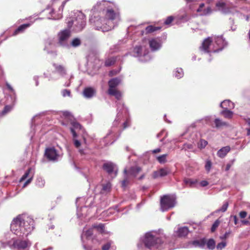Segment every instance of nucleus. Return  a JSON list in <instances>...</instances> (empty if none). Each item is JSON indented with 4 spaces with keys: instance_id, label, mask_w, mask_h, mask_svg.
Instances as JSON below:
<instances>
[{
    "instance_id": "nucleus-25",
    "label": "nucleus",
    "mask_w": 250,
    "mask_h": 250,
    "mask_svg": "<svg viewBox=\"0 0 250 250\" xmlns=\"http://www.w3.org/2000/svg\"><path fill=\"white\" fill-rule=\"evenodd\" d=\"M36 186L39 188H42L44 187L45 180L42 177L39 176L37 178L35 182Z\"/></svg>"
},
{
    "instance_id": "nucleus-15",
    "label": "nucleus",
    "mask_w": 250,
    "mask_h": 250,
    "mask_svg": "<svg viewBox=\"0 0 250 250\" xmlns=\"http://www.w3.org/2000/svg\"><path fill=\"white\" fill-rule=\"evenodd\" d=\"M31 168L28 169V170L24 173V174L21 178L20 182H21L27 178H29V179L24 184L23 188H25L27 185H28L29 183H31L34 174L33 173L31 172Z\"/></svg>"
},
{
    "instance_id": "nucleus-8",
    "label": "nucleus",
    "mask_w": 250,
    "mask_h": 250,
    "mask_svg": "<svg viewBox=\"0 0 250 250\" xmlns=\"http://www.w3.org/2000/svg\"><path fill=\"white\" fill-rule=\"evenodd\" d=\"M70 36L71 32L69 29H65L60 31L58 34V44L61 46L64 45Z\"/></svg>"
},
{
    "instance_id": "nucleus-56",
    "label": "nucleus",
    "mask_w": 250,
    "mask_h": 250,
    "mask_svg": "<svg viewBox=\"0 0 250 250\" xmlns=\"http://www.w3.org/2000/svg\"><path fill=\"white\" fill-rule=\"evenodd\" d=\"M129 125V121L128 119L123 124V128H125Z\"/></svg>"
},
{
    "instance_id": "nucleus-12",
    "label": "nucleus",
    "mask_w": 250,
    "mask_h": 250,
    "mask_svg": "<svg viewBox=\"0 0 250 250\" xmlns=\"http://www.w3.org/2000/svg\"><path fill=\"white\" fill-rule=\"evenodd\" d=\"M103 168L107 171L109 174L114 173V176L116 175L117 172V168L116 166L113 163L108 162L104 164Z\"/></svg>"
},
{
    "instance_id": "nucleus-7",
    "label": "nucleus",
    "mask_w": 250,
    "mask_h": 250,
    "mask_svg": "<svg viewBox=\"0 0 250 250\" xmlns=\"http://www.w3.org/2000/svg\"><path fill=\"white\" fill-rule=\"evenodd\" d=\"M172 207V196L170 195H165L161 197L160 210L167 211Z\"/></svg>"
},
{
    "instance_id": "nucleus-49",
    "label": "nucleus",
    "mask_w": 250,
    "mask_h": 250,
    "mask_svg": "<svg viewBox=\"0 0 250 250\" xmlns=\"http://www.w3.org/2000/svg\"><path fill=\"white\" fill-rule=\"evenodd\" d=\"M208 142L205 140L201 139L200 140V147L204 148L207 145Z\"/></svg>"
},
{
    "instance_id": "nucleus-39",
    "label": "nucleus",
    "mask_w": 250,
    "mask_h": 250,
    "mask_svg": "<svg viewBox=\"0 0 250 250\" xmlns=\"http://www.w3.org/2000/svg\"><path fill=\"white\" fill-rule=\"evenodd\" d=\"M167 154H164L161 156L157 157V159L160 163L164 164L167 161Z\"/></svg>"
},
{
    "instance_id": "nucleus-52",
    "label": "nucleus",
    "mask_w": 250,
    "mask_h": 250,
    "mask_svg": "<svg viewBox=\"0 0 250 250\" xmlns=\"http://www.w3.org/2000/svg\"><path fill=\"white\" fill-rule=\"evenodd\" d=\"M92 58H95V59L94 60V61L95 62H96V61H99V60L97 59V57L96 56V55H95L94 54H93V53H92V54H90V55L88 56V61H92V59H92Z\"/></svg>"
},
{
    "instance_id": "nucleus-13",
    "label": "nucleus",
    "mask_w": 250,
    "mask_h": 250,
    "mask_svg": "<svg viewBox=\"0 0 250 250\" xmlns=\"http://www.w3.org/2000/svg\"><path fill=\"white\" fill-rule=\"evenodd\" d=\"M96 89L95 88L93 87H86L83 89V94L85 98L91 99L96 95Z\"/></svg>"
},
{
    "instance_id": "nucleus-23",
    "label": "nucleus",
    "mask_w": 250,
    "mask_h": 250,
    "mask_svg": "<svg viewBox=\"0 0 250 250\" xmlns=\"http://www.w3.org/2000/svg\"><path fill=\"white\" fill-rule=\"evenodd\" d=\"M189 230L188 227H184L180 228L176 233L179 237H185L188 233Z\"/></svg>"
},
{
    "instance_id": "nucleus-35",
    "label": "nucleus",
    "mask_w": 250,
    "mask_h": 250,
    "mask_svg": "<svg viewBox=\"0 0 250 250\" xmlns=\"http://www.w3.org/2000/svg\"><path fill=\"white\" fill-rule=\"evenodd\" d=\"M110 188H111V184L110 183H107L106 184L103 185V188L102 189V192L103 193H107L110 191Z\"/></svg>"
},
{
    "instance_id": "nucleus-42",
    "label": "nucleus",
    "mask_w": 250,
    "mask_h": 250,
    "mask_svg": "<svg viewBox=\"0 0 250 250\" xmlns=\"http://www.w3.org/2000/svg\"><path fill=\"white\" fill-rule=\"evenodd\" d=\"M62 95L63 97L68 96H71V92L68 89H63L61 92Z\"/></svg>"
},
{
    "instance_id": "nucleus-27",
    "label": "nucleus",
    "mask_w": 250,
    "mask_h": 250,
    "mask_svg": "<svg viewBox=\"0 0 250 250\" xmlns=\"http://www.w3.org/2000/svg\"><path fill=\"white\" fill-rule=\"evenodd\" d=\"M108 93L110 95L114 96L118 100H120L122 97L121 92L117 89L108 90Z\"/></svg>"
},
{
    "instance_id": "nucleus-14",
    "label": "nucleus",
    "mask_w": 250,
    "mask_h": 250,
    "mask_svg": "<svg viewBox=\"0 0 250 250\" xmlns=\"http://www.w3.org/2000/svg\"><path fill=\"white\" fill-rule=\"evenodd\" d=\"M53 66L55 69L54 75L57 73L63 77L66 74V70L63 65L60 63H54Z\"/></svg>"
},
{
    "instance_id": "nucleus-29",
    "label": "nucleus",
    "mask_w": 250,
    "mask_h": 250,
    "mask_svg": "<svg viewBox=\"0 0 250 250\" xmlns=\"http://www.w3.org/2000/svg\"><path fill=\"white\" fill-rule=\"evenodd\" d=\"M206 244V240L205 238H203L200 240H195L193 242V244L195 246L199 247H204Z\"/></svg>"
},
{
    "instance_id": "nucleus-47",
    "label": "nucleus",
    "mask_w": 250,
    "mask_h": 250,
    "mask_svg": "<svg viewBox=\"0 0 250 250\" xmlns=\"http://www.w3.org/2000/svg\"><path fill=\"white\" fill-rule=\"evenodd\" d=\"M185 181L187 184H189L190 186L194 185L195 183L197 182V180L193 181L190 179L185 180Z\"/></svg>"
},
{
    "instance_id": "nucleus-30",
    "label": "nucleus",
    "mask_w": 250,
    "mask_h": 250,
    "mask_svg": "<svg viewBox=\"0 0 250 250\" xmlns=\"http://www.w3.org/2000/svg\"><path fill=\"white\" fill-rule=\"evenodd\" d=\"M220 113L221 115H223L225 118L227 119H231L233 116V112L228 109H225L222 111Z\"/></svg>"
},
{
    "instance_id": "nucleus-41",
    "label": "nucleus",
    "mask_w": 250,
    "mask_h": 250,
    "mask_svg": "<svg viewBox=\"0 0 250 250\" xmlns=\"http://www.w3.org/2000/svg\"><path fill=\"white\" fill-rule=\"evenodd\" d=\"M231 103L230 101L229 100H224L223 102H222L220 104V107H221L222 108L225 109H228V105L229 106V104Z\"/></svg>"
},
{
    "instance_id": "nucleus-36",
    "label": "nucleus",
    "mask_w": 250,
    "mask_h": 250,
    "mask_svg": "<svg viewBox=\"0 0 250 250\" xmlns=\"http://www.w3.org/2000/svg\"><path fill=\"white\" fill-rule=\"evenodd\" d=\"M122 112L120 113V112H118L117 115V117L113 123V126L118 125L120 123V120L122 118Z\"/></svg>"
},
{
    "instance_id": "nucleus-2",
    "label": "nucleus",
    "mask_w": 250,
    "mask_h": 250,
    "mask_svg": "<svg viewBox=\"0 0 250 250\" xmlns=\"http://www.w3.org/2000/svg\"><path fill=\"white\" fill-rule=\"evenodd\" d=\"M34 220L26 215H19L11 224V231L19 238L26 237L34 229Z\"/></svg>"
},
{
    "instance_id": "nucleus-50",
    "label": "nucleus",
    "mask_w": 250,
    "mask_h": 250,
    "mask_svg": "<svg viewBox=\"0 0 250 250\" xmlns=\"http://www.w3.org/2000/svg\"><path fill=\"white\" fill-rule=\"evenodd\" d=\"M231 231H229L228 232H226L224 235H223V236H221L220 237V238L222 240H223V239H227L229 236V234L231 233Z\"/></svg>"
},
{
    "instance_id": "nucleus-19",
    "label": "nucleus",
    "mask_w": 250,
    "mask_h": 250,
    "mask_svg": "<svg viewBox=\"0 0 250 250\" xmlns=\"http://www.w3.org/2000/svg\"><path fill=\"white\" fill-rule=\"evenodd\" d=\"M118 17V14L116 13L112 9H108L106 10L105 17L106 19L113 21Z\"/></svg>"
},
{
    "instance_id": "nucleus-37",
    "label": "nucleus",
    "mask_w": 250,
    "mask_h": 250,
    "mask_svg": "<svg viewBox=\"0 0 250 250\" xmlns=\"http://www.w3.org/2000/svg\"><path fill=\"white\" fill-rule=\"evenodd\" d=\"M104 225L99 224L98 225L95 224L93 226V228L97 229V230L102 233L104 232Z\"/></svg>"
},
{
    "instance_id": "nucleus-57",
    "label": "nucleus",
    "mask_w": 250,
    "mask_h": 250,
    "mask_svg": "<svg viewBox=\"0 0 250 250\" xmlns=\"http://www.w3.org/2000/svg\"><path fill=\"white\" fill-rule=\"evenodd\" d=\"M208 183L207 181L204 180V181H202L200 182V185L203 187H206V186H208Z\"/></svg>"
},
{
    "instance_id": "nucleus-59",
    "label": "nucleus",
    "mask_w": 250,
    "mask_h": 250,
    "mask_svg": "<svg viewBox=\"0 0 250 250\" xmlns=\"http://www.w3.org/2000/svg\"><path fill=\"white\" fill-rule=\"evenodd\" d=\"M205 5L204 3H201L199 5V8L197 9V12H199L202 11V8L204 7Z\"/></svg>"
},
{
    "instance_id": "nucleus-63",
    "label": "nucleus",
    "mask_w": 250,
    "mask_h": 250,
    "mask_svg": "<svg viewBox=\"0 0 250 250\" xmlns=\"http://www.w3.org/2000/svg\"><path fill=\"white\" fill-rule=\"evenodd\" d=\"M233 219H234V224H235V225H236V224H237V223H238V219H237V216H235H235H233Z\"/></svg>"
},
{
    "instance_id": "nucleus-46",
    "label": "nucleus",
    "mask_w": 250,
    "mask_h": 250,
    "mask_svg": "<svg viewBox=\"0 0 250 250\" xmlns=\"http://www.w3.org/2000/svg\"><path fill=\"white\" fill-rule=\"evenodd\" d=\"M111 244V242H107L106 244H104L102 247L103 250H108L110 247Z\"/></svg>"
},
{
    "instance_id": "nucleus-17",
    "label": "nucleus",
    "mask_w": 250,
    "mask_h": 250,
    "mask_svg": "<svg viewBox=\"0 0 250 250\" xmlns=\"http://www.w3.org/2000/svg\"><path fill=\"white\" fill-rule=\"evenodd\" d=\"M122 79L120 78H115L111 79L108 82L109 88L108 90L117 89L116 87L121 83Z\"/></svg>"
},
{
    "instance_id": "nucleus-4",
    "label": "nucleus",
    "mask_w": 250,
    "mask_h": 250,
    "mask_svg": "<svg viewBox=\"0 0 250 250\" xmlns=\"http://www.w3.org/2000/svg\"><path fill=\"white\" fill-rule=\"evenodd\" d=\"M140 171V167L137 166L132 167L128 169L125 168L124 170L125 179L122 182V187L124 188H125L127 184L128 183V179L132 177H136Z\"/></svg>"
},
{
    "instance_id": "nucleus-20",
    "label": "nucleus",
    "mask_w": 250,
    "mask_h": 250,
    "mask_svg": "<svg viewBox=\"0 0 250 250\" xmlns=\"http://www.w3.org/2000/svg\"><path fill=\"white\" fill-rule=\"evenodd\" d=\"M149 46L152 51L159 49L161 47V43L157 39H153L149 42Z\"/></svg>"
},
{
    "instance_id": "nucleus-61",
    "label": "nucleus",
    "mask_w": 250,
    "mask_h": 250,
    "mask_svg": "<svg viewBox=\"0 0 250 250\" xmlns=\"http://www.w3.org/2000/svg\"><path fill=\"white\" fill-rule=\"evenodd\" d=\"M34 80L36 82V85L38 86L39 85L38 77H35L34 78Z\"/></svg>"
},
{
    "instance_id": "nucleus-64",
    "label": "nucleus",
    "mask_w": 250,
    "mask_h": 250,
    "mask_svg": "<svg viewBox=\"0 0 250 250\" xmlns=\"http://www.w3.org/2000/svg\"><path fill=\"white\" fill-rule=\"evenodd\" d=\"M245 121L248 125L250 126V118L246 119Z\"/></svg>"
},
{
    "instance_id": "nucleus-51",
    "label": "nucleus",
    "mask_w": 250,
    "mask_h": 250,
    "mask_svg": "<svg viewBox=\"0 0 250 250\" xmlns=\"http://www.w3.org/2000/svg\"><path fill=\"white\" fill-rule=\"evenodd\" d=\"M121 68L118 69L116 70H113L109 72V75L110 76H112L113 75H116L120 71Z\"/></svg>"
},
{
    "instance_id": "nucleus-62",
    "label": "nucleus",
    "mask_w": 250,
    "mask_h": 250,
    "mask_svg": "<svg viewBox=\"0 0 250 250\" xmlns=\"http://www.w3.org/2000/svg\"><path fill=\"white\" fill-rule=\"evenodd\" d=\"M241 222L244 225L250 224V222L249 221H248V220H242Z\"/></svg>"
},
{
    "instance_id": "nucleus-38",
    "label": "nucleus",
    "mask_w": 250,
    "mask_h": 250,
    "mask_svg": "<svg viewBox=\"0 0 250 250\" xmlns=\"http://www.w3.org/2000/svg\"><path fill=\"white\" fill-rule=\"evenodd\" d=\"M13 105H6L4 107L3 110L2 111L1 114L2 115H5L6 114L8 113L9 112H10L12 110V109L13 108Z\"/></svg>"
},
{
    "instance_id": "nucleus-31",
    "label": "nucleus",
    "mask_w": 250,
    "mask_h": 250,
    "mask_svg": "<svg viewBox=\"0 0 250 250\" xmlns=\"http://www.w3.org/2000/svg\"><path fill=\"white\" fill-rule=\"evenodd\" d=\"M214 124L215 125V127L218 128L223 126H227L228 125L226 122H223L218 118L215 119Z\"/></svg>"
},
{
    "instance_id": "nucleus-3",
    "label": "nucleus",
    "mask_w": 250,
    "mask_h": 250,
    "mask_svg": "<svg viewBox=\"0 0 250 250\" xmlns=\"http://www.w3.org/2000/svg\"><path fill=\"white\" fill-rule=\"evenodd\" d=\"M162 243L157 231L152 230L142 236L137 244L139 248H145L150 250H159Z\"/></svg>"
},
{
    "instance_id": "nucleus-60",
    "label": "nucleus",
    "mask_w": 250,
    "mask_h": 250,
    "mask_svg": "<svg viewBox=\"0 0 250 250\" xmlns=\"http://www.w3.org/2000/svg\"><path fill=\"white\" fill-rule=\"evenodd\" d=\"M160 151H161V149L160 148H156V149H155L152 150V152L153 153H159Z\"/></svg>"
},
{
    "instance_id": "nucleus-22",
    "label": "nucleus",
    "mask_w": 250,
    "mask_h": 250,
    "mask_svg": "<svg viewBox=\"0 0 250 250\" xmlns=\"http://www.w3.org/2000/svg\"><path fill=\"white\" fill-rule=\"evenodd\" d=\"M30 26V24L29 23H25L23 24L20 26H19L13 32L12 34V36H16L19 34L23 33L25 29H26L28 27Z\"/></svg>"
},
{
    "instance_id": "nucleus-53",
    "label": "nucleus",
    "mask_w": 250,
    "mask_h": 250,
    "mask_svg": "<svg viewBox=\"0 0 250 250\" xmlns=\"http://www.w3.org/2000/svg\"><path fill=\"white\" fill-rule=\"evenodd\" d=\"M115 130H111L109 132V133L107 134L105 139H107L108 138H110V137L113 136V134L114 133Z\"/></svg>"
},
{
    "instance_id": "nucleus-28",
    "label": "nucleus",
    "mask_w": 250,
    "mask_h": 250,
    "mask_svg": "<svg viewBox=\"0 0 250 250\" xmlns=\"http://www.w3.org/2000/svg\"><path fill=\"white\" fill-rule=\"evenodd\" d=\"M93 234V228H91L88 230H86L85 231H83L82 234V240L84 243V238H88L90 237Z\"/></svg>"
},
{
    "instance_id": "nucleus-10",
    "label": "nucleus",
    "mask_w": 250,
    "mask_h": 250,
    "mask_svg": "<svg viewBox=\"0 0 250 250\" xmlns=\"http://www.w3.org/2000/svg\"><path fill=\"white\" fill-rule=\"evenodd\" d=\"M79 67L82 71L87 72L91 75H94L97 72V70L95 68L94 63H81Z\"/></svg>"
},
{
    "instance_id": "nucleus-43",
    "label": "nucleus",
    "mask_w": 250,
    "mask_h": 250,
    "mask_svg": "<svg viewBox=\"0 0 250 250\" xmlns=\"http://www.w3.org/2000/svg\"><path fill=\"white\" fill-rule=\"evenodd\" d=\"M228 206H229V203L228 202H226L222 207V208L219 209H218L217 212H225L227 208H228Z\"/></svg>"
},
{
    "instance_id": "nucleus-9",
    "label": "nucleus",
    "mask_w": 250,
    "mask_h": 250,
    "mask_svg": "<svg viewBox=\"0 0 250 250\" xmlns=\"http://www.w3.org/2000/svg\"><path fill=\"white\" fill-rule=\"evenodd\" d=\"M45 155L49 160L51 161H57L61 157V155L54 147L46 148Z\"/></svg>"
},
{
    "instance_id": "nucleus-55",
    "label": "nucleus",
    "mask_w": 250,
    "mask_h": 250,
    "mask_svg": "<svg viewBox=\"0 0 250 250\" xmlns=\"http://www.w3.org/2000/svg\"><path fill=\"white\" fill-rule=\"evenodd\" d=\"M226 4L223 2H219L216 4V6L218 7L224 8Z\"/></svg>"
},
{
    "instance_id": "nucleus-33",
    "label": "nucleus",
    "mask_w": 250,
    "mask_h": 250,
    "mask_svg": "<svg viewBox=\"0 0 250 250\" xmlns=\"http://www.w3.org/2000/svg\"><path fill=\"white\" fill-rule=\"evenodd\" d=\"M207 248L210 250H213L215 247V242L213 239H209L208 242H206Z\"/></svg>"
},
{
    "instance_id": "nucleus-11",
    "label": "nucleus",
    "mask_w": 250,
    "mask_h": 250,
    "mask_svg": "<svg viewBox=\"0 0 250 250\" xmlns=\"http://www.w3.org/2000/svg\"><path fill=\"white\" fill-rule=\"evenodd\" d=\"M212 43V40L211 38L208 37L205 39L202 43L201 46L200 47V49L205 53H209L211 51L213 52V50H211L210 49V46H211Z\"/></svg>"
},
{
    "instance_id": "nucleus-5",
    "label": "nucleus",
    "mask_w": 250,
    "mask_h": 250,
    "mask_svg": "<svg viewBox=\"0 0 250 250\" xmlns=\"http://www.w3.org/2000/svg\"><path fill=\"white\" fill-rule=\"evenodd\" d=\"M85 16L83 14L78 15L76 18L75 20L72 21H69L68 26L70 28L73 23L74 24V30L76 32L81 31L85 25Z\"/></svg>"
},
{
    "instance_id": "nucleus-18",
    "label": "nucleus",
    "mask_w": 250,
    "mask_h": 250,
    "mask_svg": "<svg viewBox=\"0 0 250 250\" xmlns=\"http://www.w3.org/2000/svg\"><path fill=\"white\" fill-rule=\"evenodd\" d=\"M85 200V199L84 198H79L77 199L76 205L77 206V215L79 217H81V216H83V214L81 213L80 212V211L82 209H83V208L87 207L88 206H89V205H86L83 207L81 206V203L84 202Z\"/></svg>"
},
{
    "instance_id": "nucleus-34",
    "label": "nucleus",
    "mask_w": 250,
    "mask_h": 250,
    "mask_svg": "<svg viewBox=\"0 0 250 250\" xmlns=\"http://www.w3.org/2000/svg\"><path fill=\"white\" fill-rule=\"evenodd\" d=\"M81 44V41L78 38L73 39L71 42V45L74 47H78Z\"/></svg>"
},
{
    "instance_id": "nucleus-48",
    "label": "nucleus",
    "mask_w": 250,
    "mask_h": 250,
    "mask_svg": "<svg viewBox=\"0 0 250 250\" xmlns=\"http://www.w3.org/2000/svg\"><path fill=\"white\" fill-rule=\"evenodd\" d=\"M172 22V16H170L164 21L165 25H169Z\"/></svg>"
},
{
    "instance_id": "nucleus-58",
    "label": "nucleus",
    "mask_w": 250,
    "mask_h": 250,
    "mask_svg": "<svg viewBox=\"0 0 250 250\" xmlns=\"http://www.w3.org/2000/svg\"><path fill=\"white\" fill-rule=\"evenodd\" d=\"M6 85L7 86V87L8 88V89L11 92H14V89L13 88H12V87L10 85V84L9 83H8L7 82L6 83Z\"/></svg>"
},
{
    "instance_id": "nucleus-21",
    "label": "nucleus",
    "mask_w": 250,
    "mask_h": 250,
    "mask_svg": "<svg viewBox=\"0 0 250 250\" xmlns=\"http://www.w3.org/2000/svg\"><path fill=\"white\" fill-rule=\"evenodd\" d=\"M168 172L169 171L167 168H161L153 172V177L157 178L159 177H163L167 175Z\"/></svg>"
},
{
    "instance_id": "nucleus-32",
    "label": "nucleus",
    "mask_w": 250,
    "mask_h": 250,
    "mask_svg": "<svg viewBox=\"0 0 250 250\" xmlns=\"http://www.w3.org/2000/svg\"><path fill=\"white\" fill-rule=\"evenodd\" d=\"M142 47L141 46H136L133 49L134 56L139 57L142 54Z\"/></svg>"
},
{
    "instance_id": "nucleus-45",
    "label": "nucleus",
    "mask_w": 250,
    "mask_h": 250,
    "mask_svg": "<svg viewBox=\"0 0 250 250\" xmlns=\"http://www.w3.org/2000/svg\"><path fill=\"white\" fill-rule=\"evenodd\" d=\"M211 162L210 160H208L207 162H206V165H205V168H206V169L209 171L210 169V168H211Z\"/></svg>"
},
{
    "instance_id": "nucleus-40",
    "label": "nucleus",
    "mask_w": 250,
    "mask_h": 250,
    "mask_svg": "<svg viewBox=\"0 0 250 250\" xmlns=\"http://www.w3.org/2000/svg\"><path fill=\"white\" fill-rule=\"evenodd\" d=\"M220 223V221L218 219H217L214 222V223L213 224V225H212V227L211 228V231L212 232H213L215 231L216 229L218 227Z\"/></svg>"
},
{
    "instance_id": "nucleus-24",
    "label": "nucleus",
    "mask_w": 250,
    "mask_h": 250,
    "mask_svg": "<svg viewBox=\"0 0 250 250\" xmlns=\"http://www.w3.org/2000/svg\"><path fill=\"white\" fill-rule=\"evenodd\" d=\"M230 148L229 146L223 147L218 151L217 155L219 157L223 158L230 151Z\"/></svg>"
},
{
    "instance_id": "nucleus-16",
    "label": "nucleus",
    "mask_w": 250,
    "mask_h": 250,
    "mask_svg": "<svg viewBox=\"0 0 250 250\" xmlns=\"http://www.w3.org/2000/svg\"><path fill=\"white\" fill-rule=\"evenodd\" d=\"M215 43L218 46V48L213 50V52H218L221 51L226 45V42L221 37H218L216 38Z\"/></svg>"
},
{
    "instance_id": "nucleus-26",
    "label": "nucleus",
    "mask_w": 250,
    "mask_h": 250,
    "mask_svg": "<svg viewBox=\"0 0 250 250\" xmlns=\"http://www.w3.org/2000/svg\"><path fill=\"white\" fill-rule=\"evenodd\" d=\"M161 29V27L160 26H155L154 25H149L147 26L146 29V34H149L153 33L155 31H156L157 30H159Z\"/></svg>"
},
{
    "instance_id": "nucleus-1",
    "label": "nucleus",
    "mask_w": 250,
    "mask_h": 250,
    "mask_svg": "<svg viewBox=\"0 0 250 250\" xmlns=\"http://www.w3.org/2000/svg\"><path fill=\"white\" fill-rule=\"evenodd\" d=\"M60 115L62 118L64 120L62 122L63 125H66L69 123L71 125L70 130L74 138V146L78 149V151L81 155L86 154L87 145L85 137L84 136H83L82 140H78L76 138L77 137V131L78 132L82 130L81 125L74 120L72 115L68 111H61Z\"/></svg>"
},
{
    "instance_id": "nucleus-44",
    "label": "nucleus",
    "mask_w": 250,
    "mask_h": 250,
    "mask_svg": "<svg viewBox=\"0 0 250 250\" xmlns=\"http://www.w3.org/2000/svg\"><path fill=\"white\" fill-rule=\"evenodd\" d=\"M226 246V243L225 242H222L217 244L216 248L218 250H222L223 248H225Z\"/></svg>"
},
{
    "instance_id": "nucleus-54",
    "label": "nucleus",
    "mask_w": 250,
    "mask_h": 250,
    "mask_svg": "<svg viewBox=\"0 0 250 250\" xmlns=\"http://www.w3.org/2000/svg\"><path fill=\"white\" fill-rule=\"evenodd\" d=\"M247 215V212L245 211H242L239 213V216L241 218H245Z\"/></svg>"
},
{
    "instance_id": "nucleus-6",
    "label": "nucleus",
    "mask_w": 250,
    "mask_h": 250,
    "mask_svg": "<svg viewBox=\"0 0 250 250\" xmlns=\"http://www.w3.org/2000/svg\"><path fill=\"white\" fill-rule=\"evenodd\" d=\"M8 246L11 248L24 249L31 245V243L29 241L26 240H22L21 239H14L13 238L11 241L8 242Z\"/></svg>"
}]
</instances>
